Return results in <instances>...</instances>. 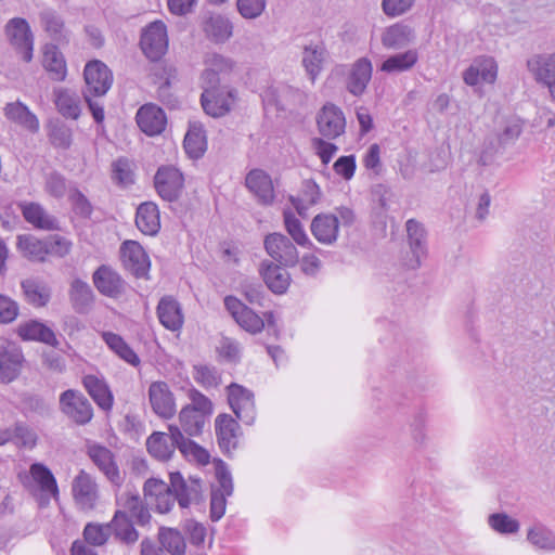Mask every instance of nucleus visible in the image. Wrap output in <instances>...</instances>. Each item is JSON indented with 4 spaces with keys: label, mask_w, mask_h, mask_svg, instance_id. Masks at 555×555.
<instances>
[{
    "label": "nucleus",
    "mask_w": 555,
    "mask_h": 555,
    "mask_svg": "<svg viewBox=\"0 0 555 555\" xmlns=\"http://www.w3.org/2000/svg\"><path fill=\"white\" fill-rule=\"evenodd\" d=\"M60 411L77 425H86L93 417V409L82 392L67 389L60 395Z\"/></svg>",
    "instance_id": "nucleus-1"
},
{
    "label": "nucleus",
    "mask_w": 555,
    "mask_h": 555,
    "mask_svg": "<svg viewBox=\"0 0 555 555\" xmlns=\"http://www.w3.org/2000/svg\"><path fill=\"white\" fill-rule=\"evenodd\" d=\"M263 246L267 254L275 262L283 267H294L299 261L298 250L295 244L284 234L274 232L264 237Z\"/></svg>",
    "instance_id": "nucleus-2"
},
{
    "label": "nucleus",
    "mask_w": 555,
    "mask_h": 555,
    "mask_svg": "<svg viewBox=\"0 0 555 555\" xmlns=\"http://www.w3.org/2000/svg\"><path fill=\"white\" fill-rule=\"evenodd\" d=\"M4 31L11 44L21 54V57L25 62H30L33 59L34 36L28 22L22 17H13L5 24Z\"/></svg>",
    "instance_id": "nucleus-3"
},
{
    "label": "nucleus",
    "mask_w": 555,
    "mask_h": 555,
    "mask_svg": "<svg viewBox=\"0 0 555 555\" xmlns=\"http://www.w3.org/2000/svg\"><path fill=\"white\" fill-rule=\"evenodd\" d=\"M86 88L83 95L104 96L113 83L111 69L101 61L94 60L86 64L83 70Z\"/></svg>",
    "instance_id": "nucleus-4"
},
{
    "label": "nucleus",
    "mask_w": 555,
    "mask_h": 555,
    "mask_svg": "<svg viewBox=\"0 0 555 555\" xmlns=\"http://www.w3.org/2000/svg\"><path fill=\"white\" fill-rule=\"evenodd\" d=\"M140 46L147 59L158 61L168 48L166 25L162 21L149 24L142 31Z\"/></svg>",
    "instance_id": "nucleus-5"
},
{
    "label": "nucleus",
    "mask_w": 555,
    "mask_h": 555,
    "mask_svg": "<svg viewBox=\"0 0 555 555\" xmlns=\"http://www.w3.org/2000/svg\"><path fill=\"white\" fill-rule=\"evenodd\" d=\"M171 490L180 507L186 508L191 504H199L203 501V483L199 478L189 477L184 479L179 473L170 474Z\"/></svg>",
    "instance_id": "nucleus-6"
},
{
    "label": "nucleus",
    "mask_w": 555,
    "mask_h": 555,
    "mask_svg": "<svg viewBox=\"0 0 555 555\" xmlns=\"http://www.w3.org/2000/svg\"><path fill=\"white\" fill-rule=\"evenodd\" d=\"M236 99V92L229 87L206 89L201 96V103L205 113L218 118L227 115Z\"/></svg>",
    "instance_id": "nucleus-7"
},
{
    "label": "nucleus",
    "mask_w": 555,
    "mask_h": 555,
    "mask_svg": "<svg viewBox=\"0 0 555 555\" xmlns=\"http://www.w3.org/2000/svg\"><path fill=\"white\" fill-rule=\"evenodd\" d=\"M228 401L236 417L246 425H251L256 418L254 393L238 385L231 384L227 388Z\"/></svg>",
    "instance_id": "nucleus-8"
},
{
    "label": "nucleus",
    "mask_w": 555,
    "mask_h": 555,
    "mask_svg": "<svg viewBox=\"0 0 555 555\" xmlns=\"http://www.w3.org/2000/svg\"><path fill=\"white\" fill-rule=\"evenodd\" d=\"M72 493L75 504L80 511L90 512L94 509L99 500V488L91 475L80 470L73 480Z\"/></svg>",
    "instance_id": "nucleus-9"
},
{
    "label": "nucleus",
    "mask_w": 555,
    "mask_h": 555,
    "mask_svg": "<svg viewBox=\"0 0 555 555\" xmlns=\"http://www.w3.org/2000/svg\"><path fill=\"white\" fill-rule=\"evenodd\" d=\"M154 185L164 201L173 202L178 199L182 192L184 179L177 168L163 166L158 168L154 177Z\"/></svg>",
    "instance_id": "nucleus-10"
},
{
    "label": "nucleus",
    "mask_w": 555,
    "mask_h": 555,
    "mask_svg": "<svg viewBox=\"0 0 555 555\" xmlns=\"http://www.w3.org/2000/svg\"><path fill=\"white\" fill-rule=\"evenodd\" d=\"M224 307L235 322L249 334H258L264 327V320L233 296L224 298Z\"/></svg>",
    "instance_id": "nucleus-11"
},
{
    "label": "nucleus",
    "mask_w": 555,
    "mask_h": 555,
    "mask_svg": "<svg viewBox=\"0 0 555 555\" xmlns=\"http://www.w3.org/2000/svg\"><path fill=\"white\" fill-rule=\"evenodd\" d=\"M120 258L126 270L135 278H146L151 262L144 248L135 241H126L120 246Z\"/></svg>",
    "instance_id": "nucleus-12"
},
{
    "label": "nucleus",
    "mask_w": 555,
    "mask_h": 555,
    "mask_svg": "<svg viewBox=\"0 0 555 555\" xmlns=\"http://www.w3.org/2000/svg\"><path fill=\"white\" fill-rule=\"evenodd\" d=\"M317 125L324 138L334 140L345 133L346 118L338 106L327 103L320 109Z\"/></svg>",
    "instance_id": "nucleus-13"
},
{
    "label": "nucleus",
    "mask_w": 555,
    "mask_h": 555,
    "mask_svg": "<svg viewBox=\"0 0 555 555\" xmlns=\"http://www.w3.org/2000/svg\"><path fill=\"white\" fill-rule=\"evenodd\" d=\"M527 67L535 81L548 89L555 102V53L533 55L527 61Z\"/></svg>",
    "instance_id": "nucleus-14"
},
{
    "label": "nucleus",
    "mask_w": 555,
    "mask_h": 555,
    "mask_svg": "<svg viewBox=\"0 0 555 555\" xmlns=\"http://www.w3.org/2000/svg\"><path fill=\"white\" fill-rule=\"evenodd\" d=\"M263 103L274 106L276 109H286L291 106L301 104L305 93L286 83H279L268 87L262 93Z\"/></svg>",
    "instance_id": "nucleus-15"
},
{
    "label": "nucleus",
    "mask_w": 555,
    "mask_h": 555,
    "mask_svg": "<svg viewBox=\"0 0 555 555\" xmlns=\"http://www.w3.org/2000/svg\"><path fill=\"white\" fill-rule=\"evenodd\" d=\"M175 429H180L177 425H169V433L154 431L146 440L149 453L159 460L168 461L173 455L176 449L179 450L180 440L176 439Z\"/></svg>",
    "instance_id": "nucleus-16"
},
{
    "label": "nucleus",
    "mask_w": 555,
    "mask_h": 555,
    "mask_svg": "<svg viewBox=\"0 0 555 555\" xmlns=\"http://www.w3.org/2000/svg\"><path fill=\"white\" fill-rule=\"evenodd\" d=\"M87 453L94 465L114 485L119 486L122 481L119 468L116 464L113 452L99 443H89Z\"/></svg>",
    "instance_id": "nucleus-17"
},
{
    "label": "nucleus",
    "mask_w": 555,
    "mask_h": 555,
    "mask_svg": "<svg viewBox=\"0 0 555 555\" xmlns=\"http://www.w3.org/2000/svg\"><path fill=\"white\" fill-rule=\"evenodd\" d=\"M149 399L152 410L159 417L169 420L175 415V397L165 382H154L150 385Z\"/></svg>",
    "instance_id": "nucleus-18"
},
{
    "label": "nucleus",
    "mask_w": 555,
    "mask_h": 555,
    "mask_svg": "<svg viewBox=\"0 0 555 555\" xmlns=\"http://www.w3.org/2000/svg\"><path fill=\"white\" fill-rule=\"evenodd\" d=\"M498 76V64L491 56L476 57L463 73V80L468 86L479 82L493 83Z\"/></svg>",
    "instance_id": "nucleus-19"
},
{
    "label": "nucleus",
    "mask_w": 555,
    "mask_h": 555,
    "mask_svg": "<svg viewBox=\"0 0 555 555\" xmlns=\"http://www.w3.org/2000/svg\"><path fill=\"white\" fill-rule=\"evenodd\" d=\"M310 231L320 244L334 245L339 236L338 217L328 212L318 214L311 221Z\"/></svg>",
    "instance_id": "nucleus-20"
},
{
    "label": "nucleus",
    "mask_w": 555,
    "mask_h": 555,
    "mask_svg": "<svg viewBox=\"0 0 555 555\" xmlns=\"http://www.w3.org/2000/svg\"><path fill=\"white\" fill-rule=\"evenodd\" d=\"M232 21L220 13H207L202 20V30L205 36L216 42L223 43L233 35Z\"/></svg>",
    "instance_id": "nucleus-21"
},
{
    "label": "nucleus",
    "mask_w": 555,
    "mask_h": 555,
    "mask_svg": "<svg viewBox=\"0 0 555 555\" xmlns=\"http://www.w3.org/2000/svg\"><path fill=\"white\" fill-rule=\"evenodd\" d=\"M93 284L104 296L116 298L125 291V281L109 266H100L92 275Z\"/></svg>",
    "instance_id": "nucleus-22"
},
{
    "label": "nucleus",
    "mask_w": 555,
    "mask_h": 555,
    "mask_svg": "<svg viewBox=\"0 0 555 555\" xmlns=\"http://www.w3.org/2000/svg\"><path fill=\"white\" fill-rule=\"evenodd\" d=\"M245 184L260 205L270 206L273 204L275 198L274 188L271 177L267 172L260 169L249 171Z\"/></svg>",
    "instance_id": "nucleus-23"
},
{
    "label": "nucleus",
    "mask_w": 555,
    "mask_h": 555,
    "mask_svg": "<svg viewBox=\"0 0 555 555\" xmlns=\"http://www.w3.org/2000/svg\"><path fill=\"white\" fill-rule=\"evenodd\" d=\"M135 119L139 128L151 137L162 133L167 124L164 111L154 104H145L140 107Z\"/></svg>",
    "instance_id": "nucleus-24"
},
{
    "label": "nucleus",
    "mask_w": 555,
    "mask_h": 555,
    "mask_svg": "<svg viewBox=\"0 0 555 555\" xmlns=\"http://www.w3.org/2000/svg\"><path fill=\"white\" fill-rule=\"evenodd\" d=\"M237 422L229 414H220L215 421L218 444L224 453L235 450L238 443Z\"/></svg>",
    "instance_id": "nucleus-25"
},
{
    "label": "nucleus",
    "mask_w": 555,
    "mask_h": 555,
    "mask_svg": "<svg viewBox=\"0 0 555 555\" xmlns=\"http://www.w3.org/2000/svg\"><path fill=\"white\" fill-rule=\"evenodd\" d=\"M23 353L14 344L0 346V380L10 383L14 380L21 371Z\"/></svg>",
    "instance_id": "nucleus-26"
},
{
    "label": "nucleus",
    "mask_w": 555,
    "mask_h": 555,
    "mask_svg": "<svg viewBox=\"0 0 555 555\" xmlns=\"http://www.w3.org/2000/svg\"><path fill=\"white\" fill-rule=\"evenodd\" d=\"M160 324L169 331H179L184 322L181 305L172 296H164L157 305Z\"/></svg>",
    "instance_id": "nucleus-27"
},
{
    "label": "nucleus",
    "mask_w": 555,
    "mask_h": 555,
    "mask_svg": "<svg viewBox=\"0 0 555 555\" xmlns=\"http://www.w3.org/2000/svg\"><path fill=\"white\" fill-rule=\"evenodd\" d=\"M16 333L23 340H36L52 347H59L60 345L54 332L37 320L21 323Z\"/></svg>",
    "instance_id": "nucleus-28"
},
{
    "label": "nucleus",
    "mask_w": 555,
    "mask_h": 555,
    "mask_svg": "<svg viewBox=\"0 0 555 555\" xmlns=\"http://www.w3.org/2000/svg\"><path fill=\"white\" fill-rule=\"evenodd\" d=\"M326 59V49L322 42H311L302 49L301 64L312 82L320 75Z\"/></svg>",
    "instance_id": "nucleus-29"
},
{
    "label": "nucleus",
    "mask_w": 555,
    "mask_h": 555,
    "mask_svg": "<svg viewBox=\"0 0 555 555\" xmlns=\"http://www.w3.org/2000/svg\"><path fill=\"white\" fill-rule=\"evenodd\" d=\"M372 70V64L367 59L362 57L354 62L347 79L348 91L356 96L363 94L371 80Z\"/></svg>",
    "instance_id": "nucleus-30"
},
{
    "label": "nucleus",
    "mask_w": 555,
    "mask_h": 555,
    "mask_svg": "<svg viewBox=\"0 0 555 555\" xmlns=\"http://www.w3.org/2000/svg\"><path fill=\"white\" fill-rule=\"evenodd\" d=\"M107 525L109 533L120 543L131 545L139 540V532L134 528L132 520L124 512L116 511Z\"/></svg>",
    "instance_id": "nucleus-31"
},
{
    "label": "nucleus",
    "mask_w": 555,
    "mask_h": 555,
    "mask_svg": "<svg viewBox=\"0 0 555 555\" xmlns=\"http://www.w3.org/2000/svg\"><path fill=\"white\" fill-rule=\"evenodd\" d=\"M117 504L120 507L117 512H124L127 516L130 514L138 525L144 526L150 522L151 514L138 493H122L117 499Z\"/></svg>",
    "instance_id": "nucleus-32"
},
{
    "label": "nucleus",
    "mask_w": 555,
    "mask_h": 555,
    "mask_svg": "<svg viewBox=\"0 0 555 555\" xmlns=\"http://www.w3.org/2000/svg\"><path fill=\"white\" fill-rule=\"evenodd\" d=\"M135 225L145 235H156L160 229L157 205L152 202L142 203L137 209Z\"/></svg>",
    "instance_id": "nucleus-33"
},
{
    "label": "nucleus",
    "mask_w": 555,
    "mask_h": 555,
    "mask_svg": "<svg viewBox=\"0 0 555 555\" xmlns=\"http://www.w3.org/2000/svg\"><path fill=\"white\" fill-rule=\"evenodd\" d=\"M82 384L90 397L102 410L109 411L112 409L114 397L103 378L91 374L86 375Z\"/></svg>",
    "instance_id": "nucleus-34"
},
{
    "label": "nucleus",
    "mask_w": 555,
    "mask_h": 555,
    "mask_svg": "<svg viewBox=\"0 0 555 555\" xmlns=\"http://www.w3.org/2000/svg\"><path fill=\"white\" fill-rule=\"evenodd\" d=\"M4 116L12 122L35 133L39 130L37 116L22 102H10L3 108Z\"/></svg>",
    "instance_id": "nucleus-35"
},
{
    "label": "nucleus",
    "mask_w": 555,
    "mask_h": 555,
    "mask_svg": "<svg viewBox=\"0 0 555 555\" xmlns=\"http://www.w3.org/2000/svg\"><path fill=\"white\" fill-rule=\"evenodd\" d=\"M25 220L37 229L55 230L57 229V220L47 212V210L38 203L20 204Z\"/></svg>",
    "instance_id": "nucleus-36"
},
{
    "label": "nucleus",
    "mask_w": 555,
    "mask_h": 555,
    "mask_svg": "<svg viewBox=\"0 0 555 555\" xmlns=\"http://www.w3.org/2000/svg\"><path fill=\"white\" fill-rule=\"evenodd\" d=\"M57 112L65 118L77 119L80 116V100L77 93L59 88L53 91Z\"/></svg>",
    "instance_id": "nucleus-37"
},
{
    "label": "nucleus",
    "mask_w": 555,
    "mask_h": 555,
    "mask_svg": "<svg viewBox=\"0 0 555 555\" xmlns=\"http://www.w3.org/2000/svg\"><path fill=\"white\" fill-rule=\"evenodd\" d=\"M283 220L285 230L295 244L299 245L300 247H306L322 253V250L318 248L309 238L302 223L291 209H284Z\"/></svg>",
    "instance_id": "nucleus-38"
},
{
    "label": "nucleus",
    "mask_w": 555,
    "mask_h": 555,
    "mask_svg": "<svg viewBox=\"0 0 555 555\" xmlns=\"http://www.w3.org/2000/svg\"><path fill=\"white\" fill-rule=\"evenodd\" d=\"M69 299L77 312L85 313L90 309L94 295L87 282L76 279L70 284Z\"/></svg>",
    "instance_id": "nucleus-39"
},
{
    "label": "nucleus",
    "mask_w": 555,
    "mask_h": 555,
    "mask_svg": "<svg viewBox=\"0 0 555 555\" xmlns=\"http://www.w3.org/2000/svg\"><path fill=\"white\" fill-rule=\"evenodd\" d=\"M282 267L283 266L280 264L269 263L262 271L267 286L275 294L285 293L291 283L289 273Z\"/></svg>",
    "instance_id": "nucleus-40"
},
{
    "label": "nucleus",
    "mask_w": 555,
    "mask_h": 555,
    "mask_svg": "<svg viewBox=\"0 0 555 555\" xmlns=\"http://www.w3.org/2000/svg\"><path fill=\"white\" fill-rule=\"evenodd\" d=\"M102 338L108 346V348L125 362L129 363L132 366H138L140 364V359L138 354L124 340L121 336L113 332H103Z\"/></svg>",
    "instance_id": "nucleus-41"
},
{
    "label": "nucleus",
    "mask_w": 555,
    "mask_h": 555,
    "mask_svg": "<svg viewBox=\"0 0 555 555\" xmlns=\"http://www.w3.org/2000/svg\"><path fill=\"white\" fill-rule=\"evenodd\" d=\"M176 439L180 440L179 451L190 462H195L199 465H207L210 461V454L206 449L185 437L180 429H175Z\"/></svg>",
    "instance_id": "nucleus-42"
},
{
    "label": "nucleus",
    "mask_w": 555,
    "mask_h": 555,
    "mask_svg": "<svg viewBox=\"0 0 555 555\" xmlns=\"http://www.w3.org/2000/svg\"><path fill=\"white\" fill-rule=\"evenodd\" d=\"M22 289L26 301L35 307H44L50 300L49 287L37 279L23 281Z\"/></svg>",
    "instance_id": "nucleus-43"
},
{
    "label": "nucleus",
    "mask_w": 555,
    "mask_h": 555,
    "mask_svg": "<svg viewBox=\"0 0 555 555\" xmlns=\"http://www.w3.org/2000/svg\"><path fill=\"white\" fill-rule=\"evenodd\" d=\"M206 137L203 126L198 122L190 124L184 138V150L192 158H199L206 150Z\"/></svg>",
    "instance_id": "nucleus-44"
},
{
    "label": "nucleus",
    "mask_w": 555,
    "mask_h": 555,
    "mask_svg": "<svg viewBox=\"0 0 555 555\" xmlns=\"http://www.w3.org/2000/svg\"><path fill=\"white\" fill-rule=\"evenodd\" d=\"M29 473L34 481L39 486L43 493L57 499L59 488L52 472L41 463L30 465Z\"/></svg>",
    "instance_id": "nucleus-45"
},
{
    "label": "nucleus",
    "mask_w": 555,
    "mask_h": 555,
    "mask_svg": "<svg viewBox=\"0 0 555 555\" xmlns=\"http://www.w3.org/2000/svg\"><path fill=\"white\" fill-rule=\"evenodd\" d=\"M179 424L178 426L183 435L190 437H197L202 435L206 424L207 417L204 415L183 406L179 412Z\"/></svg>",
    "instance_id": "nucleus-46"
},
{
    "label": "nucleus",
    "mask_w": 555,
    "mask_h": 555,
    "mask_svg": "<svg viewBox=\"0 0 555 555\" xmlns=\"http://www.w3.org/2000/svg\"><path fill=\"white\" fill-rule=\"evenodd\" d=\"M17 247L29 260L43 261L47 257V240H39L34 235L18 236Z\"/></svg>",
    "instance_id": "nucleus-47"
},
{
    "label": "nucleus",
    "mask_w": 555,
    "mask_h": 555,
    "mask_svg": "<svg viewBox=\"0 0 555 555\" xmlns=\"http://www.w3.org/2000/svg\"><path fill=\"white\" fill-rule=\"evenodd\" d=\"M158 541L162 548L170 555H183L186 543L182 533L173 528L160 527L158 531Z\"/></svg>",
    "instance_id": "nucleus-48"
},
{
    "label": "nucleus",
    "mask_w": 555,
    "mask_h": 555,
    "mask_svg": "<svg viewBox=\"0 0 555 555\" xmlns=\"http://www.w3.org/2000/svg\"><path fill=\"white\" fill-rule=\"evenodd\" d=\"M527 540L542 551H555V533L543 524L537 522L527 531Z\"/></svg>",
    "instance_id": "nucleus-49"
},
{
    "label": "nucleus",
    "mask_w": 555,
    "mask_h": 555,
    "mask_svg": "<svg viewBox=\"0 0 555 555\" xmlns=\"http://www.w3.org/2000/svg\"><path fill=\"white\" fill-rule=\"evenodd\" d=\"M406 232L409 236L410 248L415 256V264L412 267L416 268L421 264V258L426 254L425 232L421 223L413 219L406 221Z\"/></svg>",
    "instance_id": "nucleus-50"
},
{
    "label": "nucleus",
    "mask_w": 555,
    "mask_h": 555,
    "mask_svg": "<svg viewBox=\"0 0 555 555\" xmlns=\"http://www.w3.org/2000/svg\"><path fill=\"white\" fill-rule=\"evenodd\" d=\"M418 61L416 50H408L403 53L391 55L380 66V70L386 73H400L411 69Z\"/></svg>",
    "instance_id": "nucleus-51"
},
{
    "label": "nucleus",
    "mask_w": 555,
    "mask_h": 555,
    "mask_svg": "<svg viewBox=\"0 0 555 555\" xmlns=\"http://www.w3.org/2000/svg\"><path fill=\"white\" fill-rule=\"evenodd\" d=\"M412 29L400 24L388 27L382 36V42L388 49L401 48L412 41Z\"/></svg>",
    "instance_id": "nucleus-52"
},
{
    "label": "nucleus",
    "mask_w": 555,
    "mask_h": 555,
    "mask_svg": "<svg viewBox=\"0 0 555 555\" xmlns=\"http://www.w3.org/2000/svg\"><path fill=\"white\" fill-rule=\"evenodd\" d=\"M44 68L50 73L52 79L62 81L66 77V63L62 53L55 47H49L43 54Z\"/></svg>",
    "instance_id": "nucleus-53"
},
{
    "label": "nucleus",
    "mask_w": 555,
    "mask_h": 555,
    "mask_svg": "<svg viewBox=\"0 0 555 555\" xmlns=\"http://www.w3.org/2000/svg\"><path fill=\"white\" fill-rule=\"evenodd\" d=\"M488 526L499 534H516L520 524L506 513H493L488 516Z\"/></svg>",
    "instance_id": "nucleus-54"
},
{
    "label": "nucleus",
    "mask_w": 555,
    "mask_h": 555,
    "mask_svg": "<svg viewBox=\"0 0 555 555\" xmlns=\"http://www.w3.org/2000/svg\"><path fill=\"white\" fill-rule=\"evenodd\" d=\"M44 30L54 39L64 37L65 25L62 16L53 9H43L39 14Z\"/></svg>",
    "instance_id": "nucleus-55"
},
{
    "label": "nucleus",
    "mask_w": 555,
    "mask_h": 555,
    "mask_svg": "<svg viewBox=\"0 0 555 555\" xmlns=\"http://www.w3.org/2000/svg\"><path fill=\"white\" fill-rule=\"evenodd\" d=\"M134 165L126 157L117 158L112 164V179L122 188H126L134 182Z\"/></svg>",
    "instance_id": "nucleus-56"
},
{
    "label": "nucleus",
    "mask_w": 555,
    "mask_h": 555,
    "mask_svg": "<svg viewBox=\"0 0 555 555\" xmlns=\"http://www.w3.org/2000/svg\"><path fill=\"white\" fill-rule=\"evenodd\" d=\"M8 431L10 442L18 447L33 449L37 443V434L24 423H15L13 427L8 428Z\"/></svg>",
    "instance_id": "nucleus-57"
},
{
    "label": "nucleus",
    "mask_w": 555,
    "mask_h": 555,
    "mask_svg": "<svg viewBox=\"0 0 555 555\" xmlns=\"http://www.w3.org/2000/svg\"><path fill=\"white\" fill-rule=\"evenodd\" d=\"M109 529L107 524H88L83 529L85 540L93 546L104 545L109 538Z\"/></svg>",
    "instance_id": "nucleus-58"
},
{
    "label": "nucleus",
    "mask_w": 555,
    "mask_h": 555,
    "mask_svg": "<svg viewBox=\"0 0 555 555\" xmlns=\"http://www.w3.org/2000/svg\"><path fill=\"white\" fill-rule=\"evenodd\" d=\"M49 140L54 147L67 150L73 142V131L64 124H55L49 131Z\"/></svg>",
    "instance_id": "nucleus-59"
},
{
    "label": "nucleus",
    "mask_w": 555,
    "mask_h": 555,
    "mask_svg": "<svg viewBox=\"0 0 555 555\" xmlns=\"http://www.w3.org/2000/svg\"><path fill=\"white\" fill-rule=\"evenodd\" d=\"M188 397L190 399V403L184 405L188 409H191L205 417H208L212 414L214 405L209 398L203 395L195 388H192L188 391Z\"/></svg>",
    "instance_id": "nucleus-60"
},
{
    "label": "nucleus",
    "mask_w": 555,
    "mask_h": 555,
    "mask_svg": "<svg viewBox=\"0 0 555 555\" xmlns=\"http://www.w3.org/2000/svg\"><path fill=\"white\" fill-rule=\"evenodd\" d=\"M524 122L520 118L511 117L505 120L501 132L496 133L501 140V145L514 143L521 134Z\"/></svg>",
    "instance_id": "nucleus-61"
},
{
    "label": "nucleus",
    "mask_w": 555,
    "mask_h": 555,
    "mask_svg": "<svg viewBox=\"0 0 555 555\" xmlns=\"http://www.w3.org/2000/svg\"><path fill=\"white\" fill-rule=\"evenodd\" d=\"M267 0H236V9L245 20H256L266 10Z\"/></svg>",
    "instance_id": "nucleus-62"
},
{
    "label": "nucleus",
    "mask_w": 555,
    "mask_h": 555,
    "mask_svg": "<svg viewBox=\"0 0 555 555\" xmlns=\"http://www.w3.org/2000/svg\"><path fill=\"white\" fill-rule=\"evenodd\" d=\"M216 477L218 485L214 486L211 491L221 492L230 496L233 493L232 477L228 467L222 462H219L216 466Z\"/></svg>",
    "instance_id": "nucleus-63"
},
{
    "label": "nucleus",
    "mask_w": 555,
    "mask_h": 555,
    "mask_svg": "<svg viewBox=\"0 0 555 555\" xmlns=\"http://www.w3.org/2000/svg\"><path fill=\"white\" fill-rule=\"evenodd\" d=\"M68 199L76 215L82 218H89L91 216L93 210L92 205L79 190H72Z\"/></svg>",
    "instance_id": "nucleus-64"
}]
</instances>
